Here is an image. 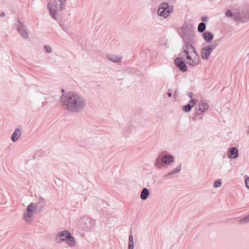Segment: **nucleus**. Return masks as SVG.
I'll return each instance as SVG.
<instances>
[{
  "label": "nucleus",
  "instance_id": "obj_10",
  "mask_svg": "<svg viewBox=\"0 0 249 249\" xmlns=\"http://www.w3.org/2000/svg\"><path fill=\"white\" fill-rule=\"evenodd\" d=\"M18 24L16 25L17 29L18 31L19 34L24 38L28 37V34L24 30V25L21 23L18 19Z\"/></svg>",
  "mask_w": 249,
  "mask_h": 249
},
{
  "label": "nucleus",
  "instance_id": "obj_24",
  "mask_svg": "<svg viewBox=\"0 0 249 249\" xmlns=\"http://www.w3.org/2000/svg\"><path fill=\"white\" fill-rule=\"evenodd\" d=\"M222 185V181L221 179H219L215 181L213 183V187L214 188H218L220 187Z\"/></svg>",
  "mask_w": 249,
  "mask_h": 249
},
{
  "label": "nucleus",
  "instance_id": "obj_36",
  "mask_svg": "<svg viewBox=\"0 0 249 249\" xmlns=\"http://www.w3.org/2000/svg\"><path fill=\"white\" fill-rule=\"evenodd\" d=\"M202 21H205V18L202 17Z\"/></svg>",
  "mask_w": 249,
  "mask_h": 249
},
{
  "label": "nucleus",
  "instance_id": "obj_12",
  "mask_svg": "<svg viewBox=\"0 0 249 249\" xmlns=\"http://www.w3.org/2000/svg\"><path fill=\"white\" fill-rule=\"evenodd\" d=\"M228 158L235 159L238 157V150L236 147H232L227 153Z\"/></svg>",
  "mask_w": 249,
  "mask_h": 249
},
{
  "label": "nucleus",
  "instance_id": "obj_9",
  "mask_svg": "<svg viewBox=\"0 0 249 249\" xmlns=\"http://www.w3.org/2000/svg\"><path fill=\"white\" fill-rule=\"evenodd\" d=\"M232 19L235 21L240 20L242 22H247L249 19V15L243 17L239 13H233Z\"/></svg>",
  "mask_w": 249,
  "mask_h": 249
},
{
  "label": "nucleus",
  "instance_id": "obj_32",
  "mask_svg": "<svg viewBox=\"0 0 249 249\" xmlns=\"http://www.w3.org/2000/svg\"><path fill=\"white\" fill-rule=\"evenodd\" d=\"M167 95L170 97L172 96V93L171 92H167Z\"/></svg>",
  "mask_w": 249,
  "mask_h": 249
},
{
  "label": "nucleus",
  "instance_id": "obj_7",
  "mask_svg": "<svg viewBox=\"0 0 249 249\" xmlns=\"http://www.w3.org/2000/svg\"><path fill=\"white\" fill-rule=\"evenodd\" d=\"M174 157L170 155H166L165 156L160 155L158 156L156 161L158 162L159 160H160L163 163L165 164H169L171 163L174 162Z\"/></svg>",
  "mask_w": 249,
  "mask_h": 249
},
{
  "label": "nucleus",
  "instance_id": "obj_25",
  "mask_svg": "<svg viewBox=\"0 0 249 249\" xmlns=\"http://www.w3.org/2000/svg\"><path fill=\"white\" fill-rule=\"evenodd\" d=\"M233 13L230 10H228L225 12V15L228 17L232 18Z\"/></svg>",
  "mask_w": 249,
  "mask_h": 249
},
{
  "label": "nucleus",
  "instance_id": "obj_13",
  "mask_svg": "<svg viewBox=\"0 0 249 249\" xmlns=\"http://www.w3.org/2000/svg\"><path fill=\"white\" fill-rule=\"evenodd\" d=\"M80 100H74L73 109H78L79 108H83L85 105V100L80 96Z\"/></svg>",
  "mask_w": 249,
  "mask_h": 249
},
{
  "label": "nucleus",
  "instance_id": "obj_15",
  "mask_svg": "<svg viewBox=\"0 0 249 249\" xmlns=\"http://www.w3.org/2000/svg\"><path fill=\"white\" fill-rule=\"evenodd\" d=\"M194 113L192 118L194 120L197 119H201L202 118V114L205 112V110H193Z\"/></svg>",
  "mask_w": 249,
  "mask_h": 249
},
{
  "label": "nucleus",
  "instance_id": "obj_33",
  "mask_svg": "<svg viewBox=\"0 0 249 249\" xmlns=\"http://www.w3.org/2000/svg\"><path fill=\"white\" fill-rule=\"evenodd\" d=\"M177 96H178V95H177V92H175L174 93V96L175 98H176L177 97Z\"/></svg>",
  "mask_w": 249,
  "mask_h": 249
},
{
  "label": "nucleus",
  "instance_id": "obj_2",
  "mask_svg": "<svg viewBox=\"0 0 249 249\" xmlns=\"http://www.w3.org/2000/svg\"><path fill=\"white\" fill-rule=\"evenodd\" d=\"M55 240L57 243L66 241L70 247H74L76 245L74 238L71 235V232L67 230L58 232L56 235Z\"/></svg>",
  "mask_w": 249,
  "mask_h": 249
},
{
  "label": "nucleus",
  "instance_id": "obj_29",
  "mask_svg": "<svg viewBox=\"0 0 249 249\" xmlns=\"http://www.w3.org/2000/svg\"><path fill=\"white\" fill-rule=\"evenodd\" d=\"M45 202L44 198L42 197H40L38 199V203L39 204H43Z\"/></svg>",
  "mask_w": 249,
  "mask_h": 249
},
{
  "label": "nucleus",
  "instance_id": "obj_23",
  "mask_svg": "<svg viewBox=\"0 0 249 249\" xmlns=\"http://www.w3.org/2000/svg\"><path fill=\"white\" fill-rule=\"evenodd\" d=\"M248 222H249V214L239 220V223L241 224H244Z\"/></svg>",
  "mask_w": 249,
  "mask_h": 249
},
{
  "label": "nucleus",
  "instance_id": "obj_19",
  "mask_svg": "<svg viewBox=\"0 0 249 249\" xmlns=\"http://www.w3.org/2000/svg\"><path fill=\"white\" fill-rule=\"evenodd\" d=\"M181 165L180 164V165H178L177 167H176L174 169H173L171 171L169 172L167 174V175L170 176V175H173L176 173L179 172L181 170Z\"/></svg>",
  "mask_w": 249,
  "mask_h": 249
},
{
  "label": "nucleus",
  "instance_id": "obj_21",
  "mask_svg": "<svg viewBox=\"0 0 249 249\" xmlns=\"http://www.w3.org/2000/svg\"><path fill=\"white\" fill-rule=\"evenodd\" d=\"M206 28V25L204 22H201L198 26V31L200 33L203 32Z\"/></svg>",
  "mask_w": 249,
  "mask_h": 249
},
{
  "label": "nucleus",
  "instance_id": "obj_8",
  "mask_svg": "<svg viewBox=\"0 0 249 249\" xmlns=\"http://www.w3.org/2000/svg\"><path fill=\"white\" fill-rule=\"evenodd\" d=\"M22 129L21 126L16 128L11 136V140L13 142H16L22 135Z\"/></svg>",
  "mask_w": 249,
  "mask_h": 249
},
{
  "label": "nucleus",
  "instance_id": "obj_22",
  "mask_svg": "<svg viewBox=\"0 0 249 249\" xmlns=\"http://www.w3.org/2000/svg\"><path fill=\"white\" fill-rule=\"evenodd\" d=\"M209 107V105L205 101H201L199 104V109H208Z\"/></svg>",
  "mask_w": 249,
  "mask_h": 249
},
{
  "label": "nucleus",
  "instance_id": "obj_30",
  "mask_svg": "<svg viewBox=\"0 0 249 249\" xmlns=\"http://www.w3.org/2000/svg\"><path fill=\"white\" fill-rule=\"evenodd\" d=\"M195 104V101L194 100L191 101L189 102V103L188 104L189 105H190L191 108L194 106Z\"/></svg>",
  "mask_w": 249,
  "mask_h": 249
},
{
  "label": "nucleus",
  "instance_id": "obj_1",
  "mask_svg": "<svg viewBox=\"0 0 249 249\" xmlns=\"http://www.w3.org/2000/svg\"><path fill=\"white\" fill-rule=\"evenodd\" d=\"M181 55H186V63L188 65L196 66L199 63V57L194 47L189 42H185L183 47Z\"/></svg>",
  "mask_w": 249,
  "mask_h": 249
},
{
  "label": "nucleus",
  "instance_id": "obj_37",
  "mask_svg": "<svg viewBox=\"0 0 249 249\" xmlns=\"http://www.w3.org/2000/svg\"><path fill=\"white\" fill-rule=\"evenodd\" d=\"M133 247H128V249H133Z\"/></svg>",
  "mask_w": 249,
  "mask_h": 249
},
{
  "label": "nucleus",
  "instance_id": "obj_35",
  "mask_svg": "<svg viewBox=\"0 0 249 249\" xmlns=\"http://www.w3.org/2000/svg\"><path fill=\"white\" fill-rule=\"evenodd\" d=\"M4 15H5V14H4V12H1V13H0V16L1 17H3V16H4Z\"/></svg>",
  "mask_w": 249,
  "mask_h": 249
},
{
  "label": "nucleus",
  "instance_id": "obj_28",
  "mask_svg": "<svg viewBox=\"0 0 249 249\" xmlns=\"http://www.w3.org/2000/svg\"><path fill=\"white\" fill-rule=\"evenodd\" d=\"M246 186L249 189V177H248L245 180Z\"/></svg>",
  "mask_w": 249,
  "mask_h": 249
},
{
  "label": "nucleus",
  "instance_id": "obj_39",
  "mask_svg": "<svg viewBox=\"0 0 249 249\" xmlns=\"http://www.w3.org/2000/svg\"><path fill=\"white\" fill-rule=\"evenodd\" d=\"M157 164V166L158 167H159V164Z\"/></svg>",
  "mask_w": 249,
  "mask_h": 249
},
{
  "label": "nucleus",
  "instance_id": "obj_38",
  "mask_svg": "<svg viewBox=\"0 0 249 249\" xmlns=\"http://www.w3.org/2000/svg\"><path fill=\"white\" fill-rule=\"evenodd\" d=\"M184 110L186 111V112H188V111H190L191 110L188 109V110Z\"/></svg>",
  "mask_w": 249,
  "mask_h": 249
},
{
  "label": "nucleus",
  "instance_id": "obj_34",
  "mask_svg": "<svg viewBox=\"0 0 249 249\" xmlns=\"http://www.w3.org/2000/svg\"><path fill=\"white\" fill-rule=\"evenodd\" d=\"M188 96H189L190 97H192V96H193V93H192V92H190V93H189V94H188Z\"/></svg>",
  "mask_w": 249,
  "mask_h": 249
},
{
  "label": "nucleus",
  "instance_id": "obj_20",
  "mask_svg": "<svg viewBox=\"0 0 249 249\" xmlns=\"http://www.w3.org/2000/svg\"><path fill=\"white\" fill-rule=\"evenodd\" d=\"M169 8H173L172 6H169L168 5V3L167 2H163L162 3L159 8V9L162 10V9H167Z\"/></svg>",
  "mask_w": 249,
  "mask_h": 249
},
{
  "label": "nucleus",
  "instance_id": "obj_3",
  "mask_svg": "<svg viewBox=\"0 0 249 249\" xmlns=\"http://www.w3.org/2000/svg\"><path fill=\"white\" fill-rule=\"evenodd\" d=\"M80 100V95L76 92H67L62 95L60 101L63 106L68 109L73 108L74 100Z\"/></svg>",
  "mask_w": 249,
  "mask_h": 249
},
{
  "label": "nucleus",
  "instance_id": "obj_11",
  "mask_svg": "<svg viewBox=\"0 0 249 249\" xmlns=\"http://www.w3.org/2000/svg\"><path fill=\"white\" fill-rule=\"evenodd\" d=\"M175 63L178 66L179 70L182 71H185L187 70V67L181 58H177L175 60Z\"/></svg>",
  "mask_w": 249,
  "mask_h": 249
},
{
  "label": "nucleus",
  "instance_id": "obj_31",
  "mask_svg": "<svg viewBox=\"0 0 249 249\" xmlns=\"http://www.w3.org/2000/svg\"><path fill=\"white\" fill-rule=\"evenodd\" d=\"M183 109H191V107L190 105L187 104L183 107Z\"/></svg>",
  "mask_w": 249,
  "mask_h": 249
},
{
  "label": "nucleus",
  "instance_id": "obj_5",
  "mask_svg": "<svg viewBox=\"0 0 249 249\" xmlns=\"http://www.w3.org/2000/svg\"><path fill=\"white\" fill-rule=\"evenodd\" d=\"M37 206V204L33 202L27 206L22 215V219L25 222L30 223L33 221V216L36 213Z\"/></svg>",
  "mask_w": 249,
  "mask_h": 249
},
{
  "label": "nucleus",
  "instance_id": "obj_14",
  "mask_svg": "<svg viewBox=\"0 0 249 249\" xmlns=\"http://www.w3.org/2000/svg\"><path fill=\"white\" fill-rule=\"evenodd\" d=\"M173 10V8H169V9H158V14L160 16H161L164 17V18H166L169 16V15L171 13Z\"/></svg>",
  "mask_w": 249,
  "mask_h": 249
},
{
  "label": "nucleus",
  "instance_id": "obj_26",
  "mask_svg": "<svg viewBox=\"0 0 249 249\" xmlns=\"http://www.w3.org/2000/svg\"><path fill=\"white\" fill-rule=\"evenodd\" d=\"M128 247H133V236L132 235H130L129 237Z\"/></svg>",
  "mask_w": 249,
  "mask_h": 249
},
{
  "label": "nucleus",
  "instance_id": "obj_6",
  "mask_svg": "<svg viewBox=\"0 0 249 249\" xmlns=\"http://www.w3.org/2000/svg\"><path fill=\"white\" fill-rule=\"evenodd\" d=\"M215 43L208 44L203 47L200 51L202 58L204 60H208L212 51L216 48Z\"/></svg>",
  "mask_w": 249,
  "mask_h": 249
},
{
  "label": "nucleus",
  "instance_id": "obj_18",
  "mask_svg": "<svg viewBox=\"0 0 249 249\" xmlns=\"http://www.w3.org/2000/svg\"><path fill=\"white\" fill-rule=\"evenodd\" d=\"M149 195V191L147 188H144L141 192V199H146Z\"/></svg>",
  "mask_w": 249,
  "mask_h": 249
},
{
  "label": "nucleus",
  "instance_id": "obj_27",
  "mask_svg": "<svg viewBox=\"0 0 249 249\" xmlns=\"http://www.w3.org/2000/svg\"><path fill=\"white\" fill-rule=\"evenodd\" d=\"M44 49L46 51V52L49 53H51V48L49 46H44Z\"/></svg>",
  "mask_w": 249,
  "mask_h": 249
},
{
  "label": "nucleus",
  "instance_id": "obj_17",
  "mask_svg": "<svg viewBox=\"0 0 249 249\" xmlns=\"http://www.w3.org/2000/svg\"><path fill=\"white\" fill-rule=\"evenodd\" d=\"M204 39L207 42H210L213 38V35L211 32H205L203 35Z\"/></svg>",
  "mask_w": 249,
  "mask_h": 249
},
{
  "label": "nucleus",
  "instance_id": "obj_4",
  "mask_svg": "<svg viewBox=\"0 0 249 249\" xmlns=\"http://www.w3.org/2000/svg\"><path fill=\"white\" fill-rule=\"evenodd\" d=\"M66 4V2L57 0H53V2L48 3V7L50 9L51 16L55 18V16L56 14L65 9Z\"/></svg>",
  "mask_w": 249,
  "mask_h": 249
},
{
  "label": "nucleus",
  "instance_id": "obj_16",
  "mask_svg": "<svg viewBox=\"0 0 249 249\" xmlns=\"http://www.w3.org/2000/svg\"><path fill=\"white\" fill-rule=\"evenodd\" d=\"M107 58L109 60L114 63H118L122 60L121 57L112 54L108 55Z\"/></svg>",
  "mask_w": 249,
  "mask_h": 249
}]
</instances>
